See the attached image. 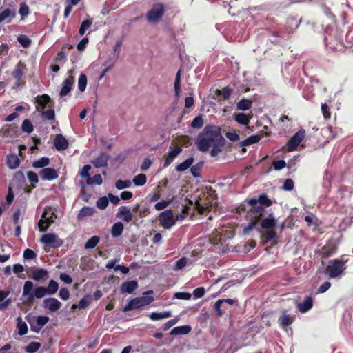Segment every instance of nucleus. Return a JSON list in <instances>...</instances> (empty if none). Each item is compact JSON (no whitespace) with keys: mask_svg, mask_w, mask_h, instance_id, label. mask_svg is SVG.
<instances>
[{"mask_svg":"<svg viewBox=\"0 0 353 353\" xmlns=\"http://www.w3.org/2000/svg\"><path fill=\"white\" fill-rule=\"evenodd\" d=\"M225 145V139L221 134L220 128L214 125H206L196 141L198 150L203 152L208 151L210 147Z\"/></svg>","mask_w":353,"mask_h":353,"instance_id":"f257e3e1","label":"nucleus"},{"mask_svg":"<svg viewBox=\"0 0 353 353\" xmlns=\"http://www.w3.org/2000/svg\"><path fill=\"white\" fill-rule=\"evenodd\" d=\"M249 208L245 204H241L238 210L241 212H246L245 219L250 221L248 225L243 228V233L249 234L252 230L256 228L261 216L265 213V208L263 206L257 205V201L255 198H252L246 201Z\"/></svg>","mask_w":353,"mask_h":353,"instance_id":"f03ea898","label":"nucleus"},{"mask_svg":"<svg viewBox=\"0 0 353 353\" xmlns=\"http://www.w3.org/2000/svg\"><path fill=\"white\" fill-rule=\"evenodd\" d=\"M165 12V7L161 3H154L147 12L145 18L149 23L156 24L161 21Z\"/></svg>","mask_w":353,"mask_h":353,"instance_id":"7ed1b4c3","label":"nucleus"},{"mask_svg":"<svg viewBox=\"0 0 353 353\" xmlns=\"http://www.w3.org/2000/svg\"><path fill=\"white\" fill-rule=\"evenodd\" d=\"M347 261V260L344 259L343 257L330 261L329 265L325 268V273L330 278L339 276L345 270V263Z\"/></svg>","mask_w":353,"mask_h":353,"instance_id":"20e7f679","label":"nucleus"},{"mask_svg":"<svg viewBox=\"0 0 353 353\" xmlns=\"http://www.w3.org/2000/svg\"><path fill=\"white\" fill-rule=\"evenodd\" d=\"M206 194L205 201L203 202V199L199 198V200L196 201L195 203L196 209L199 213L201 214H204L205 212L210 211L212 203L216 198L215 191L213 190L212 188H210Z\"/></svg>","mask_w":353,"mask_h":353,"instance_id":"39448f33","label":"nucleus"},{"mask_svg":"<svg viewBox=\"0 0 353 353\" xmlns=\"http://www.w3.org/2000/svg\"><path fill=\"white\" fill-rule=\"evenodd\" d=\"M154 301L152 296H143L132 299L123 308V312H127L150 304Z\"/></svg>","mask_w":353,"mask_h":353,"instance_id":"423d86ee","label":"nucleus"},{"mask_svg":"<svg viewBox=\"0 0 353 353\" xmlns=\"http://www.w3.org/2000/svg\"><path fill=\"white\" fill-rule=\"evenodd\" d=\"M234 235V228L232 225H223L214 233V243H222Z\"/></svg>","mask_w":353,"mask_h":353,"instance_id":"0eeeda50","label":"nucleus"},{"mask_svg":"<svg viewBox=\"0 0 353 353\" xmlns=\"http://www.w3.org/2000/svg\"><path fill=\"white\" fill-rule=\"evenodd\" d=\"M305 136V130L303 129L299 130L288 141L286 145L283 147V150H286L287 152L294 151L296 150L300 143L303 140Z\"/></svg>","mask_w":353,"mask_h":353,"instance_id":"6e6552de","label":"nucleus"},{"mask_svg":"<svg viewBox=\"0 0 353 353\" xmlns=\"http://www.w3.org/2000/svg\"><path fill=\"white\" fill-rule=\"evenodd\" d=\"M40 242L43 244L48 245L54 249L61 247L63 243V240L54 233L43 234L40 239Z\"/></svg>","mask_w":353,"mask_h":353,"instance_id":"1a4fd4ad","label":"nucleus"},{"mask_svg":"<svg viewBox=\"0 0 353 353\" xmlns=\"http://www.w3.org/2000/svg\"><path fill=\"white\" fill-rule=\"evenodd\" d=\"M159 222L164 229H170L175 224L174 214L170 210H165L159 214Z\"/></svg>","mask_w":353,"mask_h":353,"instance_id":"9d476101","label":"nucleus"},{"mask_svg":"<svg viewBox=\"0 0 353 353\" xmlns=\"http://www.w3.org/2000/svg\"><path fill=\"white\" fill-rule=\"evenodd\" d=\"M26 65L24 63L19 61L15 66L14 70L12 72V76L16 79L15 85L20 87L24 84L21 81L22 77L24 75Z\"/></svg>","mask_w":353,"mask_h":353,"instance_id":"9b49d317","label":"nucleus"},{"mask_svg":"<svg viewBox=\"0 0 353 353\" xmlns=\"http://www.w3.org/2000/svg\"><path fill=\"white\" fill-rule=\"evenodd\" d=\"M73 70L68 71V77L63 81L62 88L60 90L59 95L63 97L68 95L72 88L74 82V77L72 76Z\"/></svg>","mask_w":353,"mask_h":353,"instance_id":"f8f14e48","label":"nucleus"},{"mask_svg":"<svg viewBox=\"0 0 353 353\" xmlns=\"http://www.w3.org/2000/svg\"><path fill=\"white\" fill-rule=\"evenodd\" d=\"M41 179L43 181H51L59 176L57 171L52 168H46L39 172Z\"/></svg>","mask_w":353,"mask_h":353,"instance_id":"ddd939ff","label":"nucleus"},{"mask_svg":"<svg viewBox=\"0 0 353 353\" xmlns=\"http://www.w3.org/2000/svg\"><path fill=\"white\" fill-rule=\"evenodd\" d=\"M313 305L314 298L310 295L305 296L302 302L298 303L297 308L301 313L304 314L311 310Z\"/></svg>","mask_w":353,"mask_h":353,"instance_id":"4468645a","label":"nucleus"},{"mask_svg":"<svg viewBox=\"0 0 353 353\" xmlns=\"http://www.w3.org/2000/svg\"><path fill=\"white\" fill-rule=\"evenodd\" d=\"M18 128L15 125H6L0 130V136L13 138L17 135Z\"/></svg>","mask_w":353,"mask_h":353,"instance_id":"2eb2a0df","label":"nucleus"},{"mask_svg":"<svg viewBox=\"0 0 353 353\" xmlns=\"http://www.w3.org/2000/svg\"><path fill=\"white\" fill-rule=\"evenodd\" d=\"M43 307L50 312H56L61 307V303L55 298L45 299L43 301Z\"/></svg>","mask_w":353,"mask_h":353,"instance_id":"dca6fc26","label":"nucleus"},{"mask_svg":"<svg viewBox=\"0 0 353 353\" xmlns=\"http://www.w3.org/2000/svg\"><path fill=\"white\" fill-rule=\"evenodd\" d=\"M138 288V282L135 280L125 281L120 286L121 294H132Z\"/></svg>","mask_w":353,"mask_h":353,"instance_id":"f3484780","label":"nucleus"},{"mask_svg":"<svg viewBox=\"0 0 353 353\" xmlns=\"http://www.w3.org/2000/svg\"><path fill=\"white\" fill-rule=\"evenodd\" d=\"M54 145L58 151H63L68 148L69 143L62 134H57L54 140Z\"/></svg>","mask_w":353,"mask_h":353,"instance_id":"a211bd4d","label":"nucleus"},{"mask_svg":"<svg viewBox=\"0 0 353 353\" xmlns=\"http://www.w3.org/2000/svg\"><path fill=\"white\" fill-rule=\"evenodd\" d=\"M235 301L232 299H219L214 303V308L218 316H222L223 315V310L221 309V306L223 304L233 305Z\"/></svg>","mask_w":353,"mask_h":353,"instance_id":"6ab92c4d","label":"nucleus"},{"mask_svg":"<svg viewBox=\"0 0 353 353\" xmlns=\"http://www.w3.org/2000/svg\"><path fill=\"white\" fill-rule=\"evenodd\" d=\"M260 225L264 230L275 229L276 221L272 214H270L268 217L262 219Z\"/></svg>","mask_w":353,"mask_h":353,"instance_id":"aec40b11","label":"nucleus"},{"mask_svg":"<svg viewBox=\"0 0 353 353\" xmlns=\"http://www.w3.org/2000/svg\"><path fill=\"white\" fill-rule=\"evenodd\" d=\"M182 151V149L180 147H176L174 149L170 150L168 153L167 157L164 160L163 167H168L170 165L174 158L177 157Z\"/></svg>","mask_w":353,"mask_h":353,"instance_id":"412c9836","label":"nucleus"},{"mask_svg":"<svg viewBox=\"0 0 353 353\" xmlns=\"http://www.w3.org/2000/svg\"><path fill=\"white\" fill-rule=\"evenodd\" d=\"M117 216H122L123 220L127 223L130 222L133 219L132 214L130 209L126 206H121L119 208Z\"/></svg>","mask_w":353,"mask_h":353,"instance_id":"4be33fe9","label":"nucleus"},{"mask_svg":"<svg viewBox=\"0 0 353 353\" xmlns=\"http://www.w3.org/2000/svg\"><path fill=\"white\" fill-rule=\"evenodd\" d=\"M19 164L20 160L16 154H10L6 156V165L10 169H16Z\"/></svg>","mask_w":353,"mask_h":353,"instance_id":"5701e85b","label":"nucleus"},{"mask_svg":"<svg viewBox=\"0 0 353 353\" xmlns=\"http://www.w3.org/2000/svg\"><path fill=\"white\" fill-rule=\"evenodd\" d=\"M252 117L243 112L236 113L234 114V121L240 125L247 126L250 123Z\"/></svg>","mask_w":353,"mask_h":353,"instance_id":"b1692460","label":"nucleus"},{"mask_svg":"<svg viewBox=\"0 0 353 353\" xmlns=\"http://www.w3.org/2000/svg\"><path fill=\"white\" fill-rule=\"evenodd\" d=\"M192 330V327L188 325L178 326L173 328L170 332V335H185L189 334Z\"/></svg>","mask_w":353,"mask_h":353,"instance_id":"393cba45","label":"nucleus"},{"mask_svg":"<svg viewBox=\"0 0 353 353\" xmlns=\"http://www.w3.org/2000/svg\"><path fill=\"white\" fill-rule=\"evenodd\" d=\"M95 212L96 210L94 208L90 206H84L79 210L77 214V219L78 220H81L85 217L91 216Z\"/></svg>","mask_w":353,"mask_h":353,"instance_id":"a878e982","label":"nucleus"},{"mask_svg":"<svg viewBox=\"0 0 353 353\" xmlns=\"http://www.w3.org/2000/svg\"><path fill=\"white\" fill-rule=\"evenodd\" d=\"M48 275V272L43 268H37L32 271V278L37 281L45 279Z\"/></svg>","mask_w":353,"mask_h":353,"instance_id":"bb28decb","label":"nucleus"},{"mask_svg":"<svg viewBox=\"0 0 353 353\" xmlns=\"http://www.w3.org/2000/svg\"><path fill=\"white\" fill-rule=\"evenodd\" d=\"M16 12L14 10H11L10 8H6L0 12V23L7 19H11L15 18Z\"/></svg>","mask_w":353,"mask_h":353,"instance_id":"cd10ccee","label":"nucleus"},{"mask_svg":"<svg viewBox=\"0 0 353 353\" xmlns=\"http://www.w3.org/2000/svg\"><path fill=\"white\" fill-rule=\"evenodd\" d=\"M171 316L172 312L170 310L162 312H152L149 316L150 319L152 321H159Z\"/></svg>","mask_w":353,"mask_h":353,"instance_id":"c85d7f7f","label":"nucleus"},{"mask_svg":"<svg viewBox=\"0 0 353 353\" xmlns=\"http://www.w3.org/2000/svg\"><path fill=\"white\" fill-rule=\"evenodd\" d=\"M109 155L105 153H101L97 157L94 161V165L99 167H106L108 165V161L109 160Z\"/></svg>","mask_w":353,"mask_h":353,"instance_id":"c756f323","label":"nucleus"},{"mask_svg":"<svg viewBox=\"0 0 353 353\" xmlns=\"http://www.w3.org/2000/svg\"><path fill=\"white\" fill-rule=\"evenodd\" d=\"M17 327L18 329V334L20 336H23L27 334L28 330V325L21 316L17 318Z\"/></svg>","mask_w":353,"mask_h":353,"instance_id":"7c9ffc66","label":"nucleus"},{"mask_svg":"<svg viewBox=\"0 0 353 353\" xmlns=\"http://www.w3.org/2000/svg\"><path fill=\"white\" fill-rule=\"evenodd\" d=\"M262 237L266 241H274V244L277 243V240L279 239L274 229L266 230V232L263 234Z\"/></svg>","mask_w":353,"mask_h":353,"instance_id":"2f4dec72","label":"nucleus"},{"mask_svg":"<svg viewBox=\"0 0 353 353\" xmlns=\"http://www.w3.org/2000/svg\"><path fill=\"white\" fill-rule=\"evenodd\" d=\"M194 161V159L193 157H189L183 162L180 163L179 165H177L175 170L178 172H184L192 165Z\"/></svg>","mask_w":353,"mask_h":353,"instance_id":"473e14b6","label":"nucleus"},{"mask_svg":"<svg viewBox=\"0 0 353 353\" xmlns=\"http://www.w3.org/2000/svg\"><path fill=\"white\" fill-rule=\"evenodd\" d=\"M46 212H44L42 215V218L45 219L44 220H40L39 222V227L41 231L46 230L52 223L53 219L52 216L50 218H46Z\"/></svg>","mask_w":353,"mask_h":353,"instance_id":"72a5a7b5","label":"nucleus"},{"mask_svg":"<svg viewBox=\"0 0 353 353\" xmlns=\"http://www.w3.org/2000/svg\"><path fill=\"white\" fill-rule=\"evenodd\" d=\"M252 101L248 99H241L236 104V108L239 110H248L252 106Z\"/></svg>","mask_w":353,"mask_h":353,"instance_id":"f704fd0d","label":"nucleus"},{"mask_svg":"<svg viewBox=\"0 0 353 353\" xmlns=\"http://www.w3.org/2000/svg\"><path fill=\"white\" fill-rule=\"evenodd\" d=\"M51 102L52 101L50 97L46 94H43L41 96H38L37 98V103L43 110H44L47 105Z\"/></svg>","mask_w":353,"mask_h":353,"instance_id":"c9c22d12","label":"nucleus"},{"mask_svg":"<svg viewBox=\"0 0 353 353\" xmlns=\"http://www.w3.org/2000/svg\"><path fill=\"white\" fill-rule=\"evenodd\" d=\"M123 230V224L121 222L115 223L111 229V234L116 238L121 235Z\"/></svg>","mask_w":353,"mask_h":353,"instance_id":"e433bc0d","label":"nucleus"},{"mask_svg":"<svg viewBox=\"0 0 353 353\" xmlns=\"http://www.w3.org/2000/svg\"><path fill=\"white\" fill-rule=\"evenodd\" d=\"M91 301L92 299L90 296H85L78 302L77 305L73 304L72 308L75 309L76 307H79V309H85L90 304Z\"/></svg>","mask_w":353,"mask_h":353,"instance_id":"4c0bfd02","label":"nucleus"},{"mask_svg":"<svg viewBox=\"0 0 353 353\" xmlns=\"http://www.w3.org/2000/svg\"><path fill=\"white\" fill-rule=\"evenodd\" d=\"M257 205L263 207H270L272 205V201L268 198L265 194H261L259 195V199H256Z\"/></svg>","mask_w":353,"mask_h":353,"instance_id":"58836bf2","label":"nucleus"},{"mask_svg":"<svg viewBox=\"0 0 353 353\" xmlns=\"http://www.w3.org/2000/svg\"><path fill=\"white\" fill-rule=\"evenodd\" d=\"M50 163V159L48 157H41V159L34 161L32 163V166L35 168H46L45 167L48 165Z\"/></svg>","mask_w":353,"mask_h":353,"instance_id":"ea45409f","label":"nucleus"},{"mask_svg":"<svg viewBox=\"0 0 353 353\" xmlns=\"http://www.w3.org/2000/svg\"><path fill=\"white\" fill-rule=\"evenodd\" d=\"M293 322V318H292L290 315L283 314L279 319V323L280 325L283 327H287L291 325Z\"/></svg>","mask_w":353,"mask_h":353,"instance_id":"a19ab883","label":"nucleus"},{"mask_svg":"<svg viewBox=\"0 0 353 353\" xmlns=\"http://www.w3.org/2000/svg\"><path fill=\"white\" fill-rule=\"evenodd\" d=\"M99 240H100V239L97 236H92L85 243L84 248L86 250L93 249L99 243Z\"/></svg>","mask_w":353,"mask_h":353,"instance_id":"79ce46f5","label":"nucleus"},{"mask_svg":"<svg viewBox=\"0 0 353 353\" xmlns=\"http://www.w3.org/2000/svg\"><path fill=\"white\" fill-rule=\"evenodd\" d=\"M85 185H87L86 183L83 182V181H80L79 182V185L81 187V194L82 200L85 202H88L91 198L92 195L90 193L86 192Z\"/></svg>","mask_w":353,"mask_h":353,"instance_id":"37998d69","label":"nucleus"},{"mask_svg":"<svg viewBox=\"0 0 353 353\" xmlns=\"http://www.w3.org/2000/svg\"><path fill=\"white\" fill-rule=\"evenodd\" d=\"M181 70H179L175 77L174 81V94L178 97L181 93Z\"/></svg>","mask_w":353,"mask_h":353,"instance_id":"c03bdc74","label":"nucleus"},{"mask_svg":"<svg viewBox=\"0 0 353 353\" xmlns=\"http://www.w3.org/2000/svg\"><path fill=\"white\" fill-rule=\"evenodd\" d=\"M146 181L147 176L144 174H139L135 176L132 179V182L137 186H143L146 183Z\"/></svg>","mask_w":353,"mask_h":353,"instance_id":"a18cd8bd","label":"nucleus"},{"mask_svg":"<svg viewBox=\"0 0 353 353\" xmlns=\"http://www.w3.org/2000/svg\"><path fill=\"white\" fill-rule=\"evenodd\" d=\"M203 166V161H199L196 164L192 165L190 169L191 174L195 178L201 176L200 172Z\"/></svg>","mask_w":353,"mask_h":353,"instance_id":"49530a36","label":"nucleus"},{"mask_svg":"<svg viewBox=\"0 0 353 353\" xmlns=\"http://www.w3.org/2000/svg\"><path fill=\"white\" fill-rule=\"evenodd\" d=\"M92 19H85L84 20L81 26H80V28H79V33L81 36H83L85 31L90 28V26H92Z\"/></svg>","mask_w":353,"mask_h":353,"instance_id":"de8ad7c7","label":"nucleus"},{"mask_svg":"<svg viewBox=\"0 0 353 353\" xmlns=\"http://www.w3.org/2000/svg\"><path fill=\"white\" fill-rule=\"evenodd\" d=\"M86 184L87 185H101L103 183V179L99 174H97L94 175L92 177H88V179H86Z\"/></svg>","mask_w":353,"mask_h":353,"instance_id":"09e8293b","label":"nucleus"},{"mask_svg":"<svg viewBox=\"0 0 353 353\" xmlns=\"http://www.w3.org/2000/svg\"><path fill=\"white\" fill-rule=\"evenodd\" d=\"M204 121L202 115L196 117L191 123V127L194 129H200L203 126Z\"/></svg>","mask_w":353,"mask_h":353,"instance_id":"8fccbe9b","label":"nucleus"},{"mask_svg":"<svg viewBox=\"0 0 353 353\" xmlns=\"http://www.w3.org/2000/svg\"><path fill=\"white\" fill-rule=\"evenodd\" d=\"M132 185V182L130 180L119 179L115 182V187L118 190H123L128 188Z\"/></svg>","mask_w":353,"mask_h":353,"instance_id":"3c124183","label":"nucleus"},{"mask_svg":"<svg viewBox=\"0 0 353 353\" xmlns=\"http://www.w3.org/2000/svg\"><path fill=\"white\" fill-rule=\"evenodd\" d=\"M87 85V77L85 74H81L78 79V88L81 92H84Z\"/></svg>","mask_w":353,"mask_h":353,"instance_id":"603ef678","label":"nucleus"},{"mask_svg":"<svg viewBox=\"0 0 353 353\" xmlns=\"http://www.w3.org/2000/svg\"><path fill=\"white\" fill-rule=\"evenodd\" d=\"M41 347V343L39 342H30L27 346L25 347V350L28 353H34L36 352Z\"/></svg>","mask_w":353,"mask_h":353,"instance_id":"864d4df0","label":"nucleus"},{"mask_svg":"<svg viewBox=\"0 0 353 353\" xmlns=\"http://www.w3.org/2000/svg\"><path fill=\"white\" fill-rule=\"evenodd\" d=\"M216 92L217 95H222L223 98L227 100L229 99L231 96L232 89L228 86H225L223 88L222 90H217Z\"/></svg>","mask_w":353,"mask_h":353,"instance_id":"5fc2aeb1","label":"nucleus"},{"mask_svg":"<svg viewBox=\"0 0 353 353\" xmlns=\"http://www.w3.org/2000/svg\"><path fill=\"white\" fill-rule=\"evenodd\" d=\"M25 319L30 324L32 331L36 333H38L40 331V327H37L34 325V322L35 320L34 316H32L31 314H28L26 316Z\"/></svg>","mask_w":353,"mask_h":353,"instance_id":"6e6d98bb","label":"nucleus"},{"mask_svg":"<svg viewBox=\"0 0 353 353\" xmlns=\"http://www.w3.org/2000/svg\"><path fill=\"white\" fill-rule=\"evenodd\" d=\"M17 41L23 48L30 47L32 43L31 40L24 34L18 36Z\"/></svg>","mask_w":353,"mask_h":353,"instance_id":"4d7b16f0","label":"nucleus"},{"mask_svg":"<svg viewBox=\"0 0 353 353\" xmlns=\"http://www.w3.org/2000/svg\"><path fill=\"white\" fill-rule=\"evenodd\" d=\"M46 288L48 294H54L58 290L59 285L54 280H50Z\"/></svg>","mask_w":353,"mask_h":353,"instance_id":"13d9d810","label":"nucleus"},{"mask_svg":"<svg viewBox=\"0 0 353 353\" xmlns=\"http://www.w3.org/2000/svg\"><path fill=\"white\" fill-rule=\"evenodd\" d=\"M21 129L23 132L31 133L33 130V125L29 119H25L21 125Z\"/></svg>","mask_w":353,"mask_h":353,"instance_id":"bf43d9fd","label":"nucleus"},{"mask_svg":"<svg viewBox=\"0 0 353 353\" xmlns=\"http://www.w3.org/2000/svg\"><path fill=\"white\" fill-rule=\"evenodd\" d=\"M109 203L108 199L106 196L100 197L96 202V205L99 209L104 210L106 208Z\"/></svg>","mask_w":353,"mask_h":353,"instance_id":"052dcab7","label":"nucleus"},{"mask_svg":"<svg viewBox=\"0 0 353 353\" xmlns=\"http://www.w3.org/2000/svg\"><path fill=\"white\" fill-rule=\"evenodd\" d=\"M34 296L36 298L41 299L45 296L48 294L47 288L43 286H39L34 290Z\"/></svg>","mask_w":353,"mask_h":353,"instance_id":"680f3d73","label":"nucleus"},{"mask_svg":"<svg viewBox=\"0 0 353 353\" xmlns=\"http://www.w3.org/2000/svg\"><path fill=\"white\" fill-rule=\"evenodd\" d=\"M188 259L185 257H182L175 262L174 270L177 271L182 270L187 264Z\"/></svg>","mask_w":353,"mask_h":353,"instance_id":"e2e57ef3","label":"nucleus"},{"mask_svg":"<svg viewBox=\"0 0 353 353\" xmlns=\"http://www.w3.org/2000/svg\"><path fill=\"white\" fill-rule=\"evenodd\" d=\"M334 252V249L330 245H324L321 250V254L323 257L330 256Z\"/></svg>","mask_w":353,"mask_h":353,"instance_id":"0e129e2a","label":"nucleus"},{"mask_svg":"<svg viewBox=\"0 0 353 353\" xmlns=\"http://www.w3.org/2000/svg\"><path fill=\"white\" fill-rule=\"evenodd\" d=\"M321 112L323 116V118L325 120H328L331 118V112L329 106L326 103H323L321 105Z\"/></svg>","mask_w":353,"mask_h":353,"instance_id":"69168bd1","label":"nucleus"},{"mask_svg":"<svg viewBox=\"0 0 353 353\" xmlns=\"http://www.w3.org/2000/svg\"><path fill=\"white\" fill-rule=\"evenodd\" d=\"M41 116L43 118H45L48 120H54L55 118V112L52 109H49L46 111H43Z\"/></svg>","mask_w":353,"mask_h":353,"instance_id":"338daca9","label":"nucleus"},{"mask_svg":"<svg viewBox=\"0 0 353 353\" xmlns=\"http://www.w3.org/2000/svg\"><path fill=\"white\" fill-rule=\"evenodd\" d=\"M37 256L36 253L31 249L27 248L23 252V258L27 260L35 259Z\"/></svg>","mask_w":353,"mask_h":353,"instance_id":"774afa93","label":"nucleus"}]
</instances>
